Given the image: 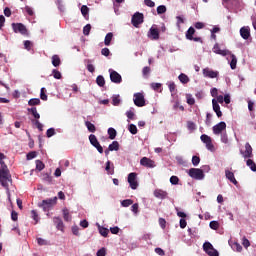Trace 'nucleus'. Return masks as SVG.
<instances>
[{
  "mask_svg": "<svg viewBox=\"0 0 256 256\" xmlns=\"http://www.w3.org/2000/svg\"><path fill=\"white\" fill-rule=\"evenodd\" d=\"M11 174L9 173V168L5 167L0 169V183L4 189L9 191V183H11Z\"/></svg>",
  "mask_w": 256,
  "mask_h": 256,
  "instance_id": "1",
  "label": "nucleus"
},
{
  "mask_svg": "<svg viewBox=\"0 0 256 256\" xmlns=\"http://www.w3.org/2000/svg\"><path fill=\"white\" fill-rule=\"evenodd\" d=\"M29 113H31L35 120H32V124L37 127L38 130L43 131V124L39 121L41 119V115L37 112L36 107L28 108Z\"/></svg>",
  "mask_w": 256,
  "mask_h": 256,
  "instance_id": "2",
  "label": "nucleus"
},
{
  "mask_svg": "<svg viewBox=\"0 0 256 256\" xmlns=\"http://www.w3.org/2000/svg\"><path fill=\"white\" fill-rule=\"evenodd\" d=\"M188 175L189 177H191L192 179H195L196 181H201L205 179V173L203 172L202 169H199V168L189 169Z\"/></svg>",
  "mask_w": 256,
  "mask_h": 256,
  "instance_id": "3",
  "label": "nucleus"
},
{
  "mask_svg": "<svg viewBox=\"0 0 256 256\" xmlns=\"http://www.w3.org/2000/svg\"><path fill=\"white\" fill-rule=\"evenodd\" d=\"M54 205H57V197L43 200L41 204H39V207H42L43 211H49L53 209Z\"/></svg>",
  "mask_w": 256,
  "mask_h": 256,
  "instance_id": "4",
  "label": "nucleus"
},
{
  "mask_svg": "<svg viewBox=\"0 0 256 256\" xmlns=\"http://www.w3.org/2000/svg\"><path fill=\"white\" fill-rule=\"evenodd\" d=\"M200 139L202 143L206 145V149H208V151H215V146L213 145V140L211 139L210 136H208L207 134H202L200 136Z\"/></svg>",
  "mask_w": 256,
  "mask_h": 256,
  "instance_id": "5",
  "label": "nucleus"
},
{
  "mask_svg": "<svg viewBox=\"0 0 256 256\" xmlns=\"http://www.w3.org/2000/svg\"><path fill=\"white\" fill-rule=\"evenodd\" d=\"M203 249L205 253L209 256H219V251L213 247V244L210 242H205L203 244Z\"/></svg>",
  "mask_w": 256,
  "mask_h": 256,
  "instance_id": "6",
  "label": "nucleus"
},
{
  "mask_svg": "<svg viewBox=\"0 0 256 256\" xmlns=\"http://www.w3.org/2000/svg\"><path fill=\"white\" fill-rule=\"evenodd\" d=\"M12 29L14 33H20L21 35H27V27L23 23H12Z\"/></svg>",
  "mask_w": 256,
  "mask_h": 256,
  "instance_id": "7",
  "label": "nucleus"
},
{
  "mask_svg": "<svg viewBox=\"0 0 256 256\" xmlns=\"http://www.w3.org/2000/svg\"><path fill=\"white\" fill-rule=\"evenodd\" d=\"M128 183L131 187V189L135 190L137 187H139V182H137V173L131 172L128 175Z\"/></svg>",
  "mask_w": 256,
  "mask_h": 256,
  "instance_id": "8",
  "label": "nucleus"
},
{
  "mask_svg": "<svg viewBox=\"0 0 256 256\" xmlns=\"http://www.w3.org/2000/svg\"><path fill=\"white\" fill-rule=\"evenodd\" d=\"M89 141L95 149H97L98 153H103V146L99 143V140H97V136L95 134H91L89 136Z\"/></svg>",
  "mask_w": 256,
  "mask_h": 256,
  "instance_id": "9",
  "label": "nucleus"
},
{
  "mask_svg": "<svg viewBox=\"0 0 256 256\" xmlns=\"http://www.w3.org/2000/svg\"><path fill=\"white\" fill-rule=\"evenodd\" d=\"M134 104L136 107H145V96L143 93L134 94Z\"/></svg>",
  "mask_w": 256,
  "mask_h": 256,
  "instance_id": "10",
  "label": "nucleus"
},
{
  "mask_svg": "<svg viewBox=\"0 0 256 256\" xmlns=\"http://www.w3.org/2000/svg\"><path fill=\"white\" fill-rule=\"evenodd\" d=\"M225 129H227V124L225 122H220L213 126L212 131L214 135H221Z\"/></svg>",
  "mask_w": 256,
  "mask_h": 256,
  "instance_id": "11",
  "label": "nucleus"
},
{
  "mask_svg": "<svg viewBox=\"0 0 256 256\" xmlns=\"http://www.w3.org/2000/svg\"><path fill=\"white\" fill-rule=\"evenodd\" d=\"M143 19H144L143 13L136 12L132 16V20H131L132 25L134 27H139V25H141V23H143Z\"/></svg>",
  "mask_w": 256,
  "mask_h": 256,
  "instance_id": "12",
  "label": "nucleus"
},
{
  "mask_svg": "<svg viewBox=\"0 0 256 256\" xmlns=\"http://www.w3.org/2000/svg\"><path fill=\"white\" fill-rule=\"evenodd\" d=\"M240 153L243 155L244 159H251V157H253V147L247 142L245 144V151L243 152V150H241Z\"/></svg>",
  "mask_w": 256,
  "mask_h": 256,
  "instance_id": "13",
  "label": "nucleus"
},
{
  "mask_svg": "<svg viewBox=\"0 0 256 256\" xmlns=\"http://www.w3.org/2000/svg\"><path fill=\"white\" fill-rule=\"evenodd\" d=\"M140 165L147 167V169H153L155 168V161L151 160V158L143 157L140 160Z\"/></svg>",
  "mask_w": 256,
  "mask_h": 256,
  "instance_id": "14",
  "label": "nucleus"
},
{
  "mask_svg": "<svg viewBox=\"0 0 256 256\" xmlns=\"http://www.w3.org/2000/svg\"><path fill=\"white\" fill-rule=\"evenodd\" d=\"M109 73L112 83H121V81H123V78L121 77V74H119V72L109 69Z\"/></svg>",
  "mask_w": 256,
  "mask_h": 256,
  "instance_id": "15",
  "label": "nucleus"
},
{
  "mask_svg": "<svg viewBox=\"0 0 256 256\" xmlns=\"http://www.w3.org/2000/svg\"><path fill=\"white\" fill-rule=\"evenodd\" d=\"M203 75H204V77H208L209 79H217V77H219V72L214 71L210 68H204Z\"/></svg>",
  "mask_w": 256,
  "mask_h": 256,
  "instance_id": "16",
  "label": "nucleus"
},
{
  "mask_svg": "<svg viewBox=\"0 0 256 256\" xmlns=\"http://www.w3.org/2000/svg\"><path fill=\"white\" fill-rule=\"evenodd\" d=\"M213 53H216V55H221L222 57H227V55H231V51L221 50V47H219V44L214 45Z\"/></svg>",
  "mask_w": 256,
  "mask_h": 256,
  "instance_id": "17",
  "label": "nucleus"
},
{
  "mask_svg": "<svg viewBox=\"0 0 256 256\" xmlns=\"http://www.w3.org/2000/svg\"><path fill=\"white\" fill-rule=\"evenodd\" d=\"M53 223L55 224L56 229H58V231L65 233V224L63 223V220L60 217H54Z\"/></svg>",
  "mask_w": 256,
  "mask_h": 256,
  "instance_id": "18",
  "label": "nucleus"
},
{
  "mask_svg": "<svg viewBox=\"0 0 256 256\" xmlns=\"http://www.w3.org/2000/svg\"><path fill=\"white\" fill-rule=\"evenodd\" d=\"M148 37L152 39V41H157L159 39V29L151 27Z\"/></svg>",
  "mask_w": 256,
  "mask_h": 256,
  "instance_id": "19",
  "label": "nucleus"
},
{
  "mask_svg": "<svg viewBox=\"0 0 256 256\" xmlns=\"http://www.w3.org/2000/svg\"><path fill=\"white\" fill-rule=\"evenodd\" d=\"M212 107L213 111L216 112L217 117H223V112H221V106L217 103V100L214 98L212 99Z\"/></svg>",
  "mask_w": 256,
  "mask_h": 256,
  "instance_id": "20",
  "label": "nucleus"
},
{
  "mask_svg": "<svg viewBox=\"0 0 256 256\" xmlns=\"http://www.w3.org/2000/svg\"><path fill=\"white\" fill-rule=\"evenodd\" d=\"M240 35L242 39L247 40L251 37V30L249 29V27H242L240 29Z\"/></svg>",
  "mask_w": 256,
  "mask_h": 256,
  "instance_id": "21",
  "label": "nucleus"
},
{
  "mask_svg": "<svg viewBox=\"0 0 256 256\" xmlns=\"http://www.w3.org/2000/svg\"><path fill=\"white\" fill-rule=\"evenodd\" d=\"M167 195V191L165 190L156 189L154 191V197H156L157 199H167Z\"/></svg>",
  "mask_w": 256,
  "mask_h": 256,
  "instance_id": "22",
  "label": "nucleus"
},
{
  "mask_svg": "<svg viewBox=\"0 0 256 256\" xmlns=\"http://www.w3.org/2000/svg\"><path fill=\"white\" fill-rule=\"evenodd\" d=\"M225 176L226 179H229L230 183H233V185H237L239 182H237V179H235V174L229 170H225Z\"/></svg>",
  "mask_w": 256,
  "mask_h": 256,
  "instance_id": "23",
  "label": "nucleus"
},
{
  "mask_svg": "<svg viewBox=\"0 0 256 256\" xmlns=\"http://www.w3.org/2000/svg\"><path fill=\"white\" fill-rule=\"evenodd\" d=\"M105 171H107L108 175H114L115 174V166L112 164L111 161L106 162Z\"/></svg>",
  "mask_w": 256,
  "mask_h": 256,
  "instance_id": "24",
  "label": "nucleus"
},
{
  "mask_svg": "<svg viewBox=\"0 0 256 256\" xmlns=\"http://www.w3.org/2000/svg\"><path fill=\"white\" fill-rule=\"evenodd\" d=\"M230 67L231 69H237V56H235V54H231L230 52Z\"/></svg>",
  "mask_w": 256,
  "mask_h": 256,
  "instance_id": "25",
  "label": "nucleus"
},
{
  "mask_svg": "<svg viewBox=\"0 0 256 256\" xmlns=\"http://www.w3.org/2000/svg\"><path fill=\"white\" fill-rule=\"evenodd\" d=\"M195 35V28L190 27L187 31H186V39H188V41H193V36Z\"/></svg>",
  "mask_w": 256,
  "mask_h": 256,
  "instance_id": "26",
  "label": "nucleus"
},
{
  "mask_svg": "<svg viewBox=\"0 0 256 256\" xmlns=\"http://www.w3.org/2000/svg\"><path fill=\"white\" fill-rule=\"evenodd\" d=\"M111 41H113V33L109 32L106 34L105 39H104V45L109 47L111 45Z\"/></svg>",
  "mask_w": 256,
  "mask_h": 256,
  "instance_id": "27",
  "label": "nucleus"
},
{
  "mask_svg": "<svg viewBox=\"0 0 256 256\" xmlns=\"http://www.w3.org/2000/svg\"><path fill=\"white\" fill-rule=\"evenodd\" d=\"M62 213H63V219H64V221H66V222L71 221L72 217H71V214L69 213V209L64 208V209L62 210Z\"/></svg>",
  "mask_w": 256,
  "mask_h": 256,
  "instance_id": "28",
  "label": "nucleus"
},
{
  "mask_svg": "<svg viewBox=\"0 0 256 256\" xmlns=\"http://www.w3.org/2000/svg\"><path fill=\"white\" fill-rule=\"evenodd\" d=\"M85 126L87 127V129L90 133H95L97 131V128L95 127V125L93 123H91L90 121H86Z\"/></svg>",
  "mask_w": 256,
  "mask_h": 256,
  "instance_id": "29",
  "label": "nucleus"
},
{
  "mask_svg": "<svg viewBox=\"0 0 256 256\" xmlns=\"http://www.w3.org/2000/svg\"><path fill=\"white\" fill-rule=\"evenodd\" d=\"M52 65L54 67H59V65H61V58H59V55L52 56Z\"/></svg>",
  "mask_w": 256,
  "mask_h": 256,
  "instance_id": "30",
  "label": "nucleus"
},
{
  "mask_svg": "<svg viewBox=\"0 0 256 256\" xmlns=\"http://www.w3.org/2000/svg\"><path fill=\"white\" fill-rule=\"evenodd\" d=\"M30 107H35V105H41V100L39 98H32L28 101Z\"/></svg>",
  "mask_w": 256,
  "mask_h": 256,
  "instance_id": "31",
  "label": "nucleus"
},
{
  "mask_svg": "<svg viewBox=\"0 0 256 256\" xmlns=\"http://www.w3.org/2000/svg\"><path fill=\"white\" fill-rule=\"evenodd\" d=\"M96 83L98 87H105V78L102 75L97 76Z\"/></svg>",
  "mask_w": 256,
  "mask_h": 256,
  "instance_id": "32",
  "label": "nucleus"
},
{
  "mask_svg": "<svg viewBox=\"0 0 256 256\" xmlns=\"http://www.w3.org/2000/svg\"><path fill=\"white\" fill-rule=\"evenodd\" d=\"M178 79H179V81L182 82L184 85H186V83L189 82V76H187V74L181 73V74L178 76Z\"/></svg>",
  "mask_w": 256,
  "mask_h": 256,
  "instance_id": "33",
  "label": "nucleus"
},
{
  "mask_svg": "<svg viewBox=\"0 0 256 256\" xmlns=\"http://www.w3.org/2000/svg\"><path fill=\"white\" fill-rule=\"evenodd\" d=\"M109 151H119V142L113 141L109 146Z\"/></svg>",
  "mask_w": 256,
  "mask_h": 256,
  "instance_id": "34",
  "label": "nucleus"
},
{
  "mask_svg": "<svg viewBox=\"0 0 256 256\" xmlns=\"http://www.w3.org/2000/svg\"><path fill=\"white\" fill-rule=\"evenodd\" d=\"M246 165L250 167L251 171H253L254 173L256 172V164L252 159H248L246 161Z\"/></svg>",
  "mask_w": 256,
  "mask_h": 256,
  "instance_id": "35",
  "label": "nucleus"
},
{
  "mask_svg": "<svg viewBox=\"0 0 256 256\" xmlns=\"http://www.w3.org/2000/svg\"><path fill=\"white\" fill-rule=\"evenodd\" d=\"M108 135H109V139L111 140L115 139V137H117V130H115V128H109Z\"/></svg>",
  "mask_w": 256,
  "mask_h": 256,
  "instance_id": "36",
  "label": "nucleus"
},
{
  "mask_svg": "<svg viewBox=\"0 0 256 256\" xmlns=\"http://www.w3.org/2000/svg\"><path fill=\"white\" fill-rule=\"evenodd\" d=\"M37 171H43L45 169V164L41 160H36Z\"/></svg>",
  "mask_w": 256,
  "mask_h": 256,
  "instance_id": "37",
  "label": "nucleus"
},
{
  "mask_svg": "<svg viewBox=\"0 0 256 256\" xmlns=\"http://www.w3.org/2000/svg\"><path fill=\"white\" fill-rule=\"evenodd\" d=\"M99 233L102 237H107L109 235V229L105 227H99Z\"/></svg>",
  "mask_w": 256,
  "mask_h": 256,
  "instance_id": "38",
  "label": "nucleus"
},
{
  "mask_svg": "<svg viewBox=\"0 0 256 256\" xmlns=\"http://www.w3.org/2000/svg\"><path fill=\"white\" fill-rule=\"evenodd\" d=\"M121 103V99L119 98V95H115L112 97V104L117 107Z\"/></svg>",
  "mask_w": 256,
  "mask_h": 256,
  "instance_id": "39",
  "label": "nucleus"
},
{
  "mask_svg": "<svg viewBox=\"0 0 256 256\" xmlns=\"http://www.w3.org/2000/svg\"><path fill=\"white\" fill-rule=\"evenodd\" d=\"M158 15H163V13H167V7L165 5H160L157 7Z\"/></svg>",
  "mask_w": 256,
  "mask_h": 256,
  "instance_id": "40",
  "label": "nucleus"
},
{
  "mask_svg": "<svg viewBox=\"0 0 256 256\" xmlns=\"http://www.w3.org/2000/svg\"><path fill=\"white\" fill-rule=\"evenodd\" d=\"M232 248L234 249V251H237L238 253H241L243 251V246H241V244H239L238 242H235Z\"/></svg>",
  "mask_w": 256,
  "mask_h": 256,
  "instance_id": "41",
  "label": "nucleus"
},
{
  "mask_svg": "<svg viewBox=\"0 0 256 256\" xmlns=\"http://www.w3.org/2000/svg\"><path fill=\"white\" fill-rule=\"evenodd\" d=\"M150 73H151V67L146 66L143 68V70H142L143 77H146V78L149 77Z\"/></svg>",
  "mask_w": 256,
  "mask_h": 256,
  "instance_id": "42",
  "label": "nucleus"
},
{
  "mask_svg": "<svg viewBox=\"0 0 256 256\" xmlns=\"http://www.w3.org/2000/svg\"><path fill=\"white\" fill-rule=\"evenodd\" d=\"M31 215H32V219L35 220L34 224L37 225V223H39V214L37 213L36 210H32Z\"/></svg>",
  "mask_w": 256,
  "mask_h": 256,
  "instance_id": "43",
  "label": "nucleus"
},
{
  "mask_svg": "<svg viewBox=\"0 0 256 256\" xmlns=\"http://www.w3.org/2000/svg\"><path fill=\"white\" fill-rule=\"evenodd\" d=\"M187 129L189 131H195V129H197V125H195L193 121H188L187 122Z\"/></svg>",
  "mask_w": 256,
  "mask_h": 256,
  "instance_id": "44",
  "label": "nucleus"
},
{
  "mask_svg": "<svg viewBox=\"0 0 256 256\" xmlns=\"http://www.w3.org/2000/svg\"><path fill=\"white\" fill-rule=\"evenodd\" d=\"M128 130L132 135H137V126L135 124H130Z\"/></svg>",
  "mask_w": 256,
  "mask_h": 256,
  "instance_id": "45",
  "label": "nucleus"
},
{
  "mask_svg": "<svg viewBox=\"0 0 256 256\" xmlns=\"http://www.w3.org/2000/svg\"><path fill=\"white\" fill-rule=\"evenodd\" d=\"M81 13L83 17H87V15H89V7H87V5H83L81 7Z\"/></svg>",
  "mask_w": 256,
  "mask_h": 256,
  "instance_id": "46",
  "label": "nucleus"
},
{
  "mask_svg": "<svg viewBox=\"0 0 256 256\" xmlns=\"http://www.w3.org/2000/svg\"><path fill=\"white\" fill-rule=\"evenodd\" d=\"M188 105H195V98L191 94L186 95Z\"/></svg>",
  "mask_w": 256,
  "mask_h": 256,
  "instance_id": "47",
  "label": "nucleus"
},
{
  "mask_svg": "<svg viewBox=\"0 0 256 256\" xmlns=\"http://www.w3.org/2000/svg\"><path fill=\"white\" fill-rule=\"evenodd\" d=\"M121 205H122V207H129V206L133 205V200H131V199L123 200L121 202Z\"/></svg>",
  "mask_w": 256,
  "mask_h": 256,
  "instance_id": "48",
  "label": "nucleus"
},
{
  "mask_svg": "<svg viewBox=\"0 0 256 256\" xmlns=\"http://www.w3.org/2000/svg\"><path fill=\"white\" fill-rule=\"evenodd\" d=\"M209 225H210V229H213L214 231H217V229H219L218 221H211Z\"/></svg>",
  "mask_w": 256,
  "mask_h": 256,
  "instance_id": "49",
  "label": "nucleus"
},
{
  "mask_svg": "<svg viewBox=\"0 0 256 256\" xmlns=\"http://www.w3.org/2000/svg\"><path fill=\"white\" fill-rule=\"evenodd\" d=\"M199 163H201V158H199V156H193L192 157V165H194V167H197V165H199Z\"/></svg>",
  "mask_w": 256,
  "mask_h": 256,
  "instance_id": "50",
  "label": "nucleus"
},
{
  "mask_svg": "<svg viewBox=\"0 0 256 256\" xmlns=\"http://www.w3.org/2000/svg\"><path fill=\"white\" fill-rule=\"evenodd\" d=\"M31 47H33V43L29 40L24 41V48L27 51H31Z\"/></svg>",
  "mask_w": 256,
  "mask_h": 256,
  "instance_id": "51",
  "label": "nucleus"
},
{
  "mask_svg": "<svg viewBox=\"0 0 256 256\" xmlns=\"http://www.w3.org/2000/svg\"><path fill=\"white\" fill-rule=\"evenodd\" d=\"M242 245L243 247H245V249H247L248 247H251V242H249V239H247L246 237H243Z\"/></svg>",
  "mask_w": 256,
  "mask_h": 256,
  "instance_id": "52",
  "label": "nucleus"
},
{
  "mask_svg": "<svg viewBox=\"0 0 256 256\" xmlns=\"http://www.w3.org/2000/svg\"><path fill=\"white\" fill-rule=\"evenodd\" d=\"M89 33H91V24H87L86 26H84L83 28V34L84 35H89Z\"/></svg>",
  "mask_w": 256,
  "mask_h": 256,
  "instance_id": "53",
  "label": "nucleus"
},
{
  "mask_svg": "<svg viewBox=\"0 0 256 256\" xmlns=\"http://www.w3.org/2000/svg\"><path fill=\"white\" fill-rule=\"evenodd\" d=\"M170 183H171L172 185H178V184H179V177H177V176H171V177H170Z\"/></svg>",
  "mask_w": 256,
  "mask_h": 256,
  "instance_id": "54",
  "label": "nucleus"
},
{
  "mask_svg": "<svg viewBox=\"0 0 256 256\" xmlns=\"http://www.w3.org/2000/svg\"><path fill=\"white\" fill-rule=\"evenodd\" d=\"M26 157L28 161H31V159H35V157H37V152L35 151L29 152Z\"/></svg>",
  "mask_w": 256,
  "mask_h": 256,
  "instance_id": "55",
  "label": "nucleus"
},
{
  "mask_svg": "<svg viewBox=\"0 0 256 256\" xmlns=\"http://www.w3.org/2000/svg\"><path fill=\"white\" fill-rule=\"evenodd\" d=\"M52 73H53L54 79H61L62 75H61V72H59V70L54 69V70L52 71Z\"/></svg>",
  "mask_w": 256,
  "mask_h": 256,
  "instance_id": "56",
  "label": "nucleus"
},
{
  "mask_svg": "<svg viewBox=\"0 0 256 256\" xmlns=\"http://www.w3.org/2000/svg\"><path fill=\"white\" fill-rule=\"evenodd\" d=\"M101 55H103L104 57H109V55H111V51L109 50V48H103L101 50Z\"/></svg>",
  "mask_w": 256,
  "mask_h": 256,
  "instance_id": "57",
  "label": "nucleus"
},
{
  "mask_svg": "<svg viewBox=\"0 0 256 256\" xmlns=\"http://www.w3.org/2000/svg\"><path fill=\"white\" fill-rule=\"evenodd\" d=\"M221 141H222V143H225V144L229 143V138H228L226 132L221 134Z\"/></svg>",
  "mask_w": 256,
  "mask_h": 256,
  "instance_id": "58",
  "label": "nucleus"
},
{
  "mask_svg": "<svg viewBox=\"0 0 256 256\" xmlns=\"http://www.w3.org/2000/svg\"><path fill=\"white\" fill-rule=\"evenodd\" d=\"M40 99H42V101H47V94H45V88H41Z\"/></svg>",
  "mask_w": 256,
  "mask_h": 256,
  "instance_id": "59",
  "label": "nucleus"
},
{
  "mask_svg": "<svg viewBox=\"0 0 256 256\" xmlns=\"http://www.w3.org/2000/svg\"><path fill=\"white\" fill-rule=\"evenodd\" d=\"M96 255L97 256H106L107 255V250H105V248H101L97 251Z\"/></svg>",
  "mask_w": 256,
  "mask_h": 256,
  "instance_id": "60",
  "label": "nucleus"
},
{
  "mask_svg": "<svg viewBox=\"0 0 256 256\" xmlns=\"http://www.w3.org/2000/svg\"><path fill=\"white\" fill-rule=\"evenodd\" d=\"M48 138L53 137L55 135V128H49L46 132Z\"/></svg>",
  "mask_w": 256,
  "mask_h": 256,
  "instance_id": "61",
  "label": "nucleus"
},
{
  "mask_svg": "<svg viewBox=\"0 0 256 256\" xmlns=\"http://www.w3.org/2000/svg\"><path fill=\"white\" fill-rule=\"evenodd\" d=\"M126 116L129 119L133 120V119H135V112H133V110H129V111L126 112Z\"/></svg>",
  "mask_w": 256,
  "mask_h": 256,
  "instance_id": "62",
  "label": "nucleus"
},
{
  "mask_svg": "<svg viewBox=\"0 0 256 256\" xmlns=\"http://www.w3.org/2000/svg\"><path fill=\"white\" fill-rule=\"evenodd\" d=\"M12 221H17L19 219V214L16 211L11 212Z\"/></svg>",
  "mask_w": 256,
  "mask_h": 256,
  "instance_id": "63",
  "label": "nucleus"
},
{
  "mask_svg": "<svg viewBox=\"0 0 256 256\" xmlns=\"http://www.w3.org/2000/svg\"><path fill=\"white\" fill-rule=\"evenodd\" d=\"M144 3L147 7H155V2L152 0H144Z\"/></svg>",
  "mask_w": 256,
  "mask_h": 256,
  "instance_id": "64",
  "label": "nucleus"
}]
</instances>
